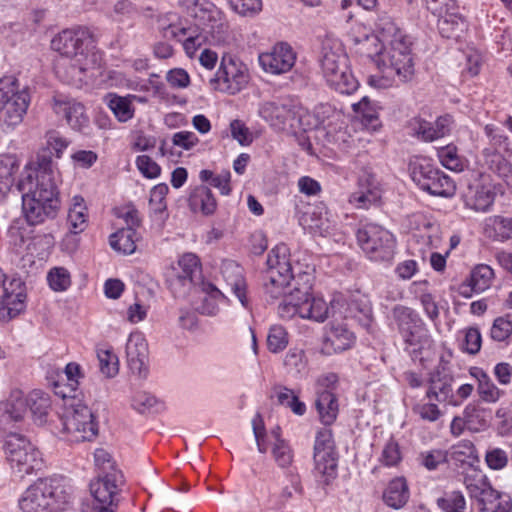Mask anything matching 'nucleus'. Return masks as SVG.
Returning <instances> with one entry per match:
<instances>
[{
    "instance_id": "1",
    "label": "nucleus",
    "mask_w": 512,
    "mask_h": 512,
    "mask_svg": "<svg viewBox=\"0 0 512 512\" xmlns=\"http://www.w3.org/2000/svg\"><path fill=\"white\" fill-rule=\"evenodd\" d=\"M57 168L46 153L39 156L38 168L25 167L16 184L22 194V213L26 222L39 225L56 218L60 209Z\"/></svg>"
},
{
    "instance_id": "2",
    "label": "nucleus",
    "mask_w": 512,
    "mask_h": 512,
    "mask_svg": "<svg viewBox=\"0 0 512 512\" xmlns=\"http://www.w3.org/2000/svg\"><path fill=\"white\" fill-rule=\"evenodd\" d=\"M411 44L390 16L381 15L375 23V35L366 36L362 45L379 67L393 70L401 82H407L414 75Z\"/></svg>"
},
{
    "instance_id": "3",
    "label": "nucleus",
    "mask_w": 512,
    "mask_h": 512,
    "mask_svg": "<svg viewBox=\"0 0 512 512\" xmlns=\"http://www.w3.org/2000/svg\"><path fill=\"white\" fill-rule=\"evenodd\" d=\"M187 14L194 19V25L185 27L182 24L170 23L162 27L163 37L178 39L186 37L183 47L192 58L196 51L206 42H223L227 35V25L221 18L220 11L208 0H179Z\"/></svg>"
},
{
    "instance_id": "4",
    "label": "nucleus",
    "mask_w": 512,
    "mask_h": 512,
    "mask_svg": "<svg viewBox=\"0 0 512 512\" xmlns=\"http://www.w3.org/2000/svg\"><path fill=\"white\" fill-rule=\"evenodd\" d=\"M91 42V34L85 28L63 30L51 40L54 51L63 57L75 59L76 62L73 65V75H68L62 67L58 68L57 75L64 82L71 85H80L83 82V75L89 69L87 49Z\"/></svg>"
},
{
    "instance_id": "5",
    "label": "nucleus",
    "mask_w": 512,
    "mask_h": 512,
    "mask_svg": "<svg viewBox=\"0 0 512 512\" xmlns=\"http://www.w3.org/2000/svg\"><path fill=\"white\" fill-rule=\"evenodd\" d=\"M69 498V487L62 477L40 478L24 491L19 508L23 512H56Z\"/></svg>"
},
{
    "instance_id": "6",
    "label": "nucleus",
    "mask_w": 512,
    "mask_h": 512,
    "mask_svg": "<svg viewBox=\"0 0 512 512\" xmlns=\"http://www.w3.org/2000/svg\"><path fill=\"white\" fill-rule=\"evenodd\" d=\"M3 450L11 470L20 479L39 471L43 466L38 449L21 434H7Z\"/></svg>"
},
{
    "instance_id": "7",
    "label": "nucleus",
    "mask_w": 512,
    "mask_h": 512,
    "mask_svg": "<svg viewBox=\"0 0 512 512\" xmlns=\"http://www.w3.org/2000/svg\"><path fill=\"white\" fill-rule=\"evenodd\" d=\"M320 65L327 83L341 94H351L358 88V81L348 67V57L340 49L323 44Z\"/></svg>"
},
{
    "instance_id": "8",
    "label": "nucleus",
    "mask_w": 512,
    "mask_h": 512,
    "mask_svg": "<svg viewBox=\"0 0 512 512\" xmlns=\"http://www.w3.org/2000/svg\"><path fill=\"white\" fill-rule=\"evenodd\" d=\"M357 242L367 257L375 262H391L395 255L394 235L375 223L362 224L357 230Z\"/></svg>"
},
{
    "instance_id": "9",
    "label": "nucleus",
    "mask_w": 512,
    "mask_h": 512,
    "mask_svg": "<svg viewBox=\"0 0 512 512\" xmlns=\"http://www.w3.org/2000/svg\"><path fill=\"white\" fill-rule=\"evenodd\" d=\"M62 431L71 442L92 441L98 435V423L92 410L77 401L65 408L61 417Z\"/></svg>"
},
{
    "instance_id": "10",
    "label": "nucleus",
    "mask_w": 512,
    "mask_h": 512,
    "mask_svg": "<svg viewBox=\"0 0 512 512\" xmlns=\"http://www.w3.org/2000/svg\"><path fill=\"white\" fill-rule=\"evenodd\" d=\"M29 103L28 91L19 89L15 77L0 78V117L8 126H16L22 122Z\"/></svg>"
},
{
    "instance_id": "11",
    "label": "nucleus",
    "mask_w": 512,
    "mask_h": 512,
    "mask_svg": "<svg viewBox=\"0 0 512 512\" xmlns=\"http://www.w3.org/2000/svg\"><path fill=\"white\" fill-rule=\"evenodd\" d=\"M413 181L431 195L450 197L455 193L454 181L442 171L434 167L427 158H416L411 162Z\"/></svg>"
},
{
    "instance_id": "12",
    "label": "nucleus",
    "mask_w": 512,
    "mask_h": 512,
    "mask_svg": "<svg viewBox=\"0 0 512 512\" xmlns=\"http://www.w3.org/2000/svg\"><path fill=\"white\" fill-rule=\"evenodd\" d=\"M267 282L264 287L271 298L277 299L289 286L293 268L290 262L289 249L285 244L274 247L267 257Z\"/></svg>"
},
{
    "instance_id": "13",
    "label": "nucleus",
    "mask_w": 512,
    "mask_h": 512,
    "mask_svg": "<svg viewBox=\"0 0 512 512\" xmlns=\"http://www.w3.org/2000/svg\"><path fill=\"white\" fill-rule=\"evenodd\" d=\"M123 484V475L118 470L99 474L90 483V493L94 498V512H115L119 487Z\"/></svg>"
},
{
    "instance_id": "14",
    "label": "nucleus",
    "mask_w": 512,
    "mask_h": 512,
    "mask_svg": "<svg viewBox=\"0 0 512 512\" xmlns=\"http://www.w3.org/2000/svg\"><path fill=\"white\" fill-rule=\"evenodd\" d=\"M491 142L482 149L477 157V164L482 168L489 170L502 178L512 189V167L510 162L503 156L501 149L506 140L502 135H492L489 126L485 128Z\"/></svg>"
},
{
    "instance_id": "15",
    "label": "nucleus",
    "mask_w": 512,
    "mask_h": 512,
    "mask_svg": "<svg viewBox=\"0 0 512 512\" xmlns=\"http://www.w3.org/2000/svg\"><path fill=\"white\" fill-rule=\"evenodd\" d=\"M393 315L400 335L408 346L414 347L413 351L430 345L428 331L417 313L410 308L399 306L394 308Z\"/></svg>"
},
{
    "instance_id": "16",
    "label": "nucleus",
    "mask_w": 512,
    "mask_h": 512,
    "mask_svg": "<svg viewBox=\"0 0 512 512\" xmlns=\"http://www.w3.org/2000/svg\"><path fill=\"white\" fill-rule=\"evenodd\" d=\"M313 460L315 471L318 475L324 477L325 484L336 477L338 453L330 429L323 428L317 432Z\"/></svg>"
},
{
    "instance_id": "17",
    "label": "nucleus",
    "mask_w": 512,
    "mask_h": 512,
    "mask_svg": "<svg viewBox=\"0 0 512 512\" xmlns=\"http://www.w3.org/2000/svg\"><path fill=\"white\" fill-rule=\"evenodd\" d=\"M248 81L247 68L231 56H223L219 70L210 83L215 89L236 94L242 90Z\"/></svg>"
},
{
    "instance_id": "18",
    "label": "nucleus",
    "mask_w": 512,
    "mask_h": 512,
    "mask_svg": "<svg viewBox=\"0 0 512 512\" xmlns=\"http://www.w3.org/2000/svg\"><path fill=\"white\" fill-rule=\"evenodd\" d=\"M4 295L0 299V321L9 322L25 308V288L20 278H12L9 283L3 279Z\"/></svg>"
},
{
    "instance_id": "19",
    "label": "nucleus",
    "mask_w": 512,
    "mask_h": 512,
    "mask_svg": "<svg viewBox=\"0 0 512 512\" xmlns=\"http://www.w3.org/2000/svg\"><path fill=\"white\" fill-rule=\"evenodd\" d=\"M296 53L286 42L277 43L270 52L262 53L259 62L263 69L272 74H283L292 69Z\"/></svg>"
},
{
    "instance_id": "20",
    "label": "nucleus",
    "mask_w": 512,
    "mask_h": 512,
    "mask_svg": "<svg viewBox=\"0 0 512 512\" xmlns=\"http://www.w3.org/2000/svg\"><path fill=\"white\" fill-rule=\"evenodd\" d=\"M126 356L130 370L139 378L148 375V344L144 336L139 333H131L126 343Z\"/></svg>"
},
{
    "instance_id": "21",
    "label": "nucleus",
    "mask_w": 512,
    "mask_h": 512,
    "mask_svg": "<svg viewBox=\"0 0 512 512\" xmlns=\"http://www.w3.org/2000/svg\"><path fill=\"white\" fill-rule=\"evenodd\" d=\"M178 265L181 272L170 277L168 282L175 296H184L190 289L194 277L200 271L199 259L193 253H186L180 258Z\"/></svg>"
},
{
    "instance_id": "22",
    "label": "nucleus",
    "mask_w": 512,
    "mask_h": 512,
    "mask_svg": "<svg viewBox=\"0 0 512 512\" xmlns=\"http://www.w3.org/2000/svg\"><path fill=\"white\" fill-rule=\"evenodd\" d=\"M495 194L489 185L474 179L462 192V199L467 208L477 212H485L494 202Z\"/></svg>"
},
{
    "instance_id": "23",
    "label": "nucleus",
    "mask_w": 512,
    "mask_h": 512,
    "mask_svg": "<svg viewBox=\"0 0 512 512\" xmlns=\"http://www.w3.org/2000/svg\"><path fill=\"white\" fill-rule=\"evenodd\" d=\"M294 107L290 104L265 102L259 108V115L275 129L290 131Z\"/></svg>"
},
{
    "instance_id": "24",
    "label": "nucleus",
    "mask_w": 512,
    "mask_h": 512,
    "mask_svg": "<svg viewBox=\"0 0 512 512\" xmlns=\"http://www.w3.org/2000/svg\"><path fill=\"white\" fill-rule=\"evenodd\" d=\"M53 110L56 114L63 115L74 130L83 131L89 126V118L81 103L60 96L54 97Z\"/></svg>"
},
{
    "instance_id": "25",
    "label": "nucleus",
    "mask_w": 512,
    "mask_h": 512,
    "mask_svg": "<svg viewBox=\"0 0 512 512\" xmlns=\"http://www.w3.org/2000/svg\"><path fill=\"white\" fill-rule=\"evenodd\" d=\"M464 483L470 498L477 502L481 512L493 509V505L500 498L499 492L483 477H465Z\"/></svg>"
},
{
    "instance_id": "26",
    "label": "nucleus",
    "mask_w": 512,
    "mask_h": 512,
    "mask_svg": "<svg viewBox=\"0 0 512 512\" xmlns=\"http://www.w3.org/2000/svg\"><path fill=\"white\" fill-rule=\"evenodd\" d=\"M451 123L449 116L439 117L434 123L414 118L410 121V128L412 133L422 140L433 141L447 135L450 132Z\"/></svg>"
},
{
    "instance_id": "27",
    "label": "nucleus",
    "mask_w": 512,
    "mask_h": 512,
    "mask_svg": "<svg viewBox=\"0 0 512 512\" xmlns=\"http://www.w3.org/2000/svg\"><path fill=\"white\" fill-rule=\"evenodd\" d=\"M300 225L311 234L325 236L331 230V222L324 206H309L299 217Z\"/></svg>"
},
{
    "instance_id": "28",
    "label": "nucleus",
    "mask_w": 512,
    "mask_h": 512,
    "mask_svg": "<svg viewBox=\"0 0 512 512\" xmlns=\"http://www.w3.org/2000/svg\"><path fill=\"white\" fill-rule=\"evenodd\" d=\"M221 274L242 306L248 308L249 301L246 296V283L243 277V269L234 261H224L221 266Z\"/></svg>"
},
{
    "instance_id": "29",
    "label": "nucleus",
    "mask_w": 512,
    "mask_h": 512,
    "mask_svg": "<svg viewBox=\"0 0 512 512\" xmlns=\"http://www.w3.org/2000/svg\"><path fill=\"white\" fill-rule=\"evenodd\" d=\"M452 382V375L444 367H438L430 373L426 397L439 402L448 400L452 396Z\"/></svg>"
},
{
    "instance_id": "30",
    "label": "nucleus",
    "mask_w": 512,
    "mask_h": 512,
    "mask_svg": "<svg viewBox=\"0 0 512 512\" xmlns=\"http://www.w3.org/2000/svg\"><path fill=\"white\" fill-rule=\"evenodd\" d=\"M28 408V402L21 391H14L10 397L0 403V421L3 423L21 421Z\"/></svg>"
},
{
    "instance_id": "31",
    "label": "nucleus",
    "mask_w": 512,
    "mask_h": 512,
    "mask_svg": "<svg viewBox=\"0 0 512 512\" xmlns=\"http://www.w3.org/2000/svg\"><path fill=\"white\" fill-rule=\"evenodd\" d=\"M315 406L323 424L330 425L335 421L338 414V402L331 390H318Z\"/></svg>"
},
{
    "instance_id": "32",
    "label": "nucleus",
    "mask_w": 512,
    "mask_h": 512,
    "mask_svg": "<svg viewBox=\"0 0 512 512\" xmlns=\"http://www.w3.org/2000/svg\"><path fill=\"white\" fill-rule=\"evenodd\" d=\"M354 342V334L344 324L331 325L326 335L325 349L330 348L334 352H342L351 347Z\"/></svg>"
},
{
    "instance_id": "33",
    "label": "nucleus",
    "mask_w": 512,
    "mask_h": 512,
    "mask_svg": "<svg viewBox=\"0 0 512 512\" xmlns=\"http://www.w3.org/2000/svg\"><path fill=\"white\" fill-rule=\"evenodd\" d=\"M409 499V489L404 478L393 479L383 493L384 502L393 509L402 508Z\"/></svg>"
},
{
    "instance_id": "34",
    "label": "nucleus",
    "mask_w": 512,
    "mask_h": 512,
    "mask_svg": "<svg viewBox=\"0 0 512 512\" xmlns=\"http://www.w3.org/2000/svg\"><path fill=\"white\" fill-rule=\"evenodd\" d=\"M333 309V303L329 307L322 298H310L309 296L302 300L300 317L312 319L316 322H324Z\"/></svg>"
},
{
    "instance_id": "35",
    "label": "nucleus",
    "mask_w": 512,
    "mask_h": 512,
    "mask_svg": "<svg viewBox=\"0 0 512 512\" xmlns=\"http://www.w3.org/2000/svg\"><path fill=\"white\" fill-rule=\"evenodd\" d=\"M67 222L69 230L73 234L83 232L87 227V208L84 199L76 195L72 198V204L68 211Z\"/></svg>"
},
{
    "instance_id": "36",
    "label": "nucleus",
    "mask_w": 512,
    "mask_h": 512,
    "mask_svg": "<svg viewBox=\"0 0 512 512\" xmlns=\"http://www.w3.org/2000/svg\"><path fill=\"white\" fill-rule=\"evenodd\" d=\"M314 277L310 272L299 271L296 275L291 273L290 284L285 287V292L296 297V300H304L310 296Z\"/></svg>"
},
{
    "instance_id": "37",
    "label": "nucleus",
    "mask_w": 512,
    "mask_h": 512,
    "mask_svg": "<svg viewBox=\"0 0 512 512\" xmlns=\"http://www.w3.org/2000/svg\"><path fill=\"white\" fill-rule=\"evenodd\" d=\"M438 30L442 37L447 39L458 38L459 33L464 29V20L458 9L451 10L438 16Z\"/></svg>"
},
{
    "instance_id": "38",
    "label": "nucleus",
    "mask_w": 512,
    "mask_h": 512,
    "mask_svg": "<svg viewBox=\"0 0 512 512\" xmlns=\"http://www.w3.org/2000/svg\"><path fill=\"white\" fill-rule=\"evenodd\" d=\"M136 235L133 228H120L110 236V246L119 253L130 255L136 251Z\"/></svg>"
},
{
    "instance_id": "39",
    "label": "nucleus",
    "mask_w": 512,
    "mask_h": 512,
    "mask_svg": "<svg viewBox=\"0 0 512 512\" xmlns=\"http://www.w3.org/2000/svg\"><path fill=\"white\" fill-rule=\"evenodd\" d=\"M189 203L193 210H200L205 215L213 214L217 207L211 190L206 186L195 188L190 196Z\"/></svg>"
},
{
    "instance_id": "40",
    "label": "nucleus",
    "mask_w": 512,
    "mask_h": 512,
    "mask_svg": "<svg viewBox=\"0 0 512 512\" xmlns=\"http://www.w3.org/2000/svg\"><path fill=\"white\" fill-rule=\"evenodd\" d=\"M273 396L276 397L279 405L291 409L296 415L302 416L306 411L305 403L299 400L294 390L286 386H275L273 388Z\"/></svg>"
},
{
    "instance_id": "41",
    "label": "nucleus",
    "mask_w": 512,
    "mask_h": 512,
    "mask_svg": "<svg viewBox=\"0 0 512 512\" xmlns=\"http://www.w3.org/2000/svg\"><path fill=\"white\" fill-rule=\"evenodd\" d=\"M322 121L307 109L296 106L294 107V117L291 123V132L308 131L318 128Z\"/></svg>"
},
{
    "instance_id": "42",
    "label": "nucleus",
    "mask_w": 512,
    "mask_h": 512,
    "mask_svg": "<svg viewBox=\"0 0 512 512\" xmlns=\"http://www.w3.org/2000/svg\"><path fill=\"white\" fill-rule=\"evenodd\" d=\"M26 400L35 421L44 423L50 409V397L43 392L33 391Z\"/></svg>"
},
{
    "instance_id": "43",
    "label": "nucleus",
    "mask_w": 512,
    "mask_h": 512,
    "mask_svg": "<svg viewBox=\"0 0 512 512\" xmlns=\"http://www.w3.org/2000/svg\"><path fill=\"white\" fill-rule=\"evenodd\" d=\"M472 375L478 380L477 391L483 401L492 403L500 398L501 391L494 385L490 377L483 370L475 369Z\"/></svg>"
},
{
    "instance_id": "44",
    "label": "nucleus",
    "mask_w": 512,
    "mask_h": 512,
    "mask_svg": "<svg viewBox=\"0 0 512 512\" xmlns=\"http://www.w3.org/2000/svg\"><path fill=\"white\" fill-rule=\"evenodd\" d=\"M45 140H46V147L42 149L41 152L37 155V161H36V167L38 168V159L39 156L46 153L52 160V151H54V154L56 158H61L62 153L64 149L67 148L69 142L63 138L60 133L56 130H50L45 134Z\"/></svg>"
},
{
    "instance_id": "45",
    "label": "nucleus",
    "mask_w": 512,
    "mask_h": 512,
    "mask_svg": "<svg viewBox=\"0 0 512 512\" xmlns=\"http://www.w3.org/2000/svg\"><path fill=\"white\" fill-rule=\"evenodd\" d=\"M14 159L6 157L0 160V201H2L10 191L14 178V171L17 170Z\"/></svg>"
},
{
    "instance_id": "46",
    "label": "nucleus",
    "mask_w": 512,
    "mask_h": 512,
    "mask_svg": "<svg viewBox=\"0 0 512 512\" xmlns=\"http://www.w3.org/2000/svg\"><path fill=\"white\" fill-rule=\"evenodd\" d=\"M107 103L120 122H126L132 118L134 110L128 98L109 94L107 96Z\"/></svg>"
},
{
    "instance_id": "47",
    "label": "nucleus",
    "mask_w": 512,
    "mask_h": 512,
    "mask_svg": "<svg viewBox=\"0 0 512 512\" xmlns=\"http://www.w3.org/2000/svg\"><path fill=\"white\" fill-rule=\"evenodd\" d=\"M100 372L106 378H113L118 374L119 362L112 349H99L97 352Z\"/></svg>"
},
{
    "instance_id": "48",
    "label": "nucleus",
    "mask_w": 512,
    "mask_h": 512,
    "mask_svg": "<svg viewBox=\"0 0 512 512\" xmlns=\"http://www.w3.org/2000/svg\"><path fill=\"white\" fill-rule=\"evenodd\" d=\"M203 290L206 292V295L202 300V304L198 307V310L205 315H215L218 312L217 300L224 298V294L210 283L206 284Z\"/></svg>"
},
{
    "instance_id": "49",
    "label": "nucleus",
    "mask_w": 512,
    "mask_h": 512,
    "mask_svg": "<svg viewBox=\"0 0 512 512\" xmlns=\"http://www.w3.org/2000/svg\"><path fill=\"white\" fill-rule=\"evenodd\" d=\"M494 272L488 265H478L471 273L470 281L476 293L486 290L493 279Z\"/></svg>"
},
{
    "instance_id": "50",
    "label": "nucleus",
    "mask_w": 512,
    "mask_h": 512,
    "mask_svg": "<svg viewBox=\"0 0 512 512\" xmlns=\"http://www.w3.org/2000/svg\"><path fill=\"white\" fill-rule=\"evenodd\" d=\"M438 158L441 164L447 169L453 171H461L463 168V162L461 157L458 155L457 148L453 145H447L441 147L437 151Z\"/></svg>"
},
{
    "instance_id": "51",
    "label": "nucleus",
    "mask_w": 512,
    "mask_h": 512,
    "mask_svg": "<svg viewBox=\"0 0 512 512\" xmlns=\"http://www.w3.org/2000/svg\"><path fill=\"white\" fill-rule=\"evenodd\" d=\"M284 365L289 373L298 375L305 371L307 366V359L302 349H290L285 358Z\"/></svg>"
},
{
    "instance_id": "52",
    "label": "nucleus",
    "mask_w": 512,
    "mask_h": 512,
    "mask_svg": "<svg viewBox=\"0 0 512 512\" xmlns=\"http://www.w3.org/2000/svg\"><path fill=\"white\" fill-rule=\"evenodd\" d=\"M288 344V335L286 330L280 325H273L267 335V347L272 353H278L286 348Z\"/></svg>"
},
{
    "instance_id": "53",
    "label": "nucleus",
    "mask_w": 512,
    "mask_h": 512,
    "mask_svg": "<svg viewBox=\"0 0 512 512\" xmlns=\"http://www.w3.org/2000/svg\"><path fill=\"white\" fill-rule=\"evenodd\" d=\"M47 280L49 286L54 291H65L71 285L70 273L63 267L52 268L48 275Z\"/></svg>"
},
{
    "instance_id": "54",
    "label": "nucleus",
    "mask_w": 512,
    "mask_h": 512,
    "mask_svg": "<svg viewBox=\"0 0 512 512\" xmlns=\"http://www.w3.org/2000/svg\"><path fill=\"white\" fill-rule=\"evenodd\" d=\"M437 503L444 512H465L466 509L464 496L456 491L439 498Z\"/></svg>"
},
{
    "instance_id": "55",
    "label": "nucleus",
    "mask_w": 512,
    "mask_h": 512,
    "mask_svg": "<svg viewBox=\"0 0 512 512\" xmlns=\"http://www.w3.org/2000/svg\"><path fill=\"white\" fill-rule=\"evenodd\" d=\"M272 455L277 465L281 468L290 466L293 461V451L285 440L274 442Z\"/></svg>"
},
{
    "instance_id": "56",
    "label": "nucleus",
    "mask_w": 512,
    "mask_h": 512,
    "mask_svg": "<svg viewBox=\"0 0 512 512\" xmlns=\"http://www.w3.org/2000/svg\"><path fill=\"white\" fill-rule=\"evenodd\" d=\"M279 297H283V301L278 307V312L281 317L289 318L296 314L300 316L302 300H296V297L287 294L285 291Z\"/></svg>"
},
{
    "instance_id": "57",
    "label": "nucleus",
    "mask_w": 512,
    "mask_h": 512,
    "mask_svg": "<svg viewBox=\"0 0 512 512\" xmlns=\"http://www.w3.org/2000/svg\"><path fill=\"white\" fill-rule=\"evenodd\" d=\"M169 187L165 183L154 186L150 192V205L156 213H161L166 209L165 197Z\"/></svg>"
},
{
    "instance_id": "58",
    "label": "nucleus",
    "mask_w": 512,
    "mask_h": 512,
    "mask_svg": "<svg viewBox=\"0 0 512 512\" xmlns=\"http://www.w3.org/2000/svg\"><path fill=\"white\" fill-rule=\"evenodd\" d=\"M512 334V322L504 317L494 320L491 327V338L495 341H504Z\"/></svg>"
},
{
    "instance_id": "59",
    "label": "nucleus",
    "mask_w": 512,
    "mask_h": 512,
    "mask_svg": "<svg viewBox=\"0 0 512 512\" xmlns=\"http://www.w3.org/2000/svg\"><path fill=\"white\" fill-rule=\"evenodd\" d=\"M231 8L242 16L252 15L261 10V0H228Z\"/></svg>"
},
{
    "instance_id": "60",
    "label": "nucleus",
    "mask_w": 512,
    "mask_h": 512,
    "mask_svg": "<svg viewBox=\"0 0 512 512\" xmlns=\"http://www.w3.org/2000/svg\"><path fill=\"white\" fill-rule=\"evenodd\" d=\"M401 460V453L399 449V445L393 439H390L383 451L381 456V461L387 466H395Z\"/></svg>"
},
{
    "instance_id": "61",
    "label": "nucleus",
    "mask_w": 512,
    "mask_h": 512,
    "mask_svg": "<svg viewBox=\"0 0 512 512\" xmlns=\"http://www.w3.org/2000/svg\"><path fill=\"white\" fill-rule=\"evenodd\" d=\"M136 164L140 172L147 178H156L160 174V166L147 155L138 156Z\"/></svg>"
},
{
    "instance_id": "62",
    "label": "nucleus",
    "mask_w": 512,
    "mask_h": 512,
    "mask_svg": "<svg viewBox=\"0 0 512 512\" xmlns=\"http://www.w3.org/2000/svg\"><path fill=\"white\" fill-rule=\"evenodd\" d=\"M454 457L461 462H473L476 458V449L470 441H464L453 448Z\"/></svg>"
},
{
    "instance_id": "63",
    "label": "nucleus",
    "mask_w": 512,
    "mask_h": 512,
    "mask_svg": "<svg viewBox=\"0 0 512 512\" xmlns=\"http://www.w3.org/2000/svg\"><path fill=\"white\" fill-rule=\"evenodd\" d=\"M134 13L135 7L130 1L118 0L108 16L114 21H122L124 17H130Z\"/></svg>"
},
{
    "instance_id": "64",
    "label": "nucleus",
    "mask_w": 512,
    "mask_h": 512,
    "mask_svg": "<svg viewBox=\"0 0 512 512\" xmlns=\"http://www.w3.org/2000/svg\"><path fill=\"white\" fill-rule=\"evenodd\" d=\"M493 228L498 239H512V218L496 216L493 219Z\"/></svg>"
}]
</instances>
